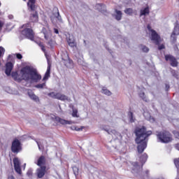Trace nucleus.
<instances>
[{"label":"nucleus","mask_w":179,"mask_h":179,"mask_svg":"<svg viewBox=\"0 0 179 179\" xmlns=\"http://www.w3.org/2000/svg\"><path fill=\"white\" fill-rule=\"evenodd\" d=\"M136 134L135 142L137 143V150L138 153H143L144 150L148 146V138L152 135V131H147L146 127L143 126L142 127H137L134 131Z\"/></svg>","instance_id":"1"},{"label":"nucleus","mask_w":179,"mask_h":179,"mask_svg":"<svg viewBox=\"0 0 179 179\" xmlns=\"http://www.w3.org/2000/svg\"><path fill=\"white\" fill-rule=\"evenodd\" d=\"M22 79L23 80H31V82H40L41 80V75L38 73L37 69L31 66H26L20 71Z\"/></svg>","instance_id":"2"},{"label":"nucleus","mask_w":179,"mask_h":179,"mask_svg":"<svg viewBox=\"0 0 179 179\" xmlns=\"http://www.w3.org/2000/svg\"><path fill=\"white\" fill-rule=\"evenodd\" d=\"M27 6L31 10L30 20L33 23L38 22V13L36 10V0H29Z\"/></svg>","instance_id":"3"},{"label":"nucleus","mask_w":179,"mask_h":179,"mask_svg":"<svg viewBox=\"0 0 179 179\" xmlns=\"http://www.w3.org/2000/svg\"><path fill=\"white\" fill-rule=\"evenodd\" d=\"M157 138L161 143H169L173 141L171 134L167 131H157Z\"/></svg>","instance_id":"4"},{"label":"nucleus","mask_w":179,"mask_h":179,"mask_svg":"<svg viewBox=\"0 0 179 179\" xmlns=\"http://www.w3.org/2000/svg\"><path fill=\"white\" fill-rule=\"evenodd\" d=\"M22 27L24 29V30L22 31V36H24L26 38H29V40L33 41V40H34V32L33 29L29 28L30 27V23L24 24Z\"/></svg>","instance_id":"5"},{"label":"nucleus","mask_w":179,"mask_h":179,"mask_svg":"<svg viewBox=\"0 0 179 179\" xmlns=\"http://www.w3.org/2000/svg\"><path fill=\"white\" fill-rule=\"evenodd\" d=\"M22 143L17 138H15L11 145V152L17 155V153H20L22 152Z\"/></svg>","instance_id":"6"},{"label":"nucleus","mask_w":179,"mask_h":179,"mask_svg":"<svg viewBox=\"0 0 179 179\" xmlns=\"http://www.w3.org/2000/svg\"><path fill=\"white\" fill-rule=\"evenodd\" d=\"M51 118L52 120H53V121H56V122H59V124H61L62 125H72V124H75V122L66 120L55 115H52Z\"/></svg>","instance_id":"7"},{"label":"nucleus","mask_w":179,"mask_h":179,"mask_svg":"<svg viewBox=\"0 0 179 179\" xmlns=\"http://www.w3.org/2000/svg\"><path fill=\"white\" fill-rule=\"evenodd\" d=\"M148 29L152 33L151 40H152V41H155L156 45H159L160 44V36H159V34H157V32H156V31L150 29V26H148Z\"/></svg>","instance_id":"8"},{"label":"nucleus","mask_w":179,"mask_h":179,"mask_svg":"<svg viewBox=\"0 0 179 179\" xmlns=\"http://www.w3.org/2000/svg\"><path fill=\"white\" fill-rule=\"evenodd\" d=\"M165 59L166 61H169L171 66L173 68L178 66V62L174 56L170 55H165Z\"/></svg>","instance_id":"9"},{"label":"nucleus","mask_w":179,"mask_h":179,"mask_svg":"<svg viewBox=\"0 0 179 179\" xmlns=\"http://www.w3.org/2000/svg\"><path fill=\"white\" fill-rule=\"evenodd\" d=\"M62 62L66 68H73V61H72L68 54L64 55V57H62Z\"/></svg>","instance_id":"10"},{"label":"nucleus","mask_w":179,"mask_h":179,"mask_svg":"<svg viewBox=\"0 0 179 179\" xmlns=\"http://www.w3.org/2000/svg\"><path fill=\"white\" fill-rule=\"evenodd\" d=\"M14 169L17 174H22V169L20 168V161L19 158L15 157L13 159Z\"/></svg>","instance_id":"11"},{"label":"nucleus","mask_w":179,"mask_h":179,"mask_svg":"<svg viewBox=\"0 0 179 179\" xmlns=\"http://www.w3.org/2000/svg\"><path fill=\"white\" fill-rule=\"evenodd\" d=\"M47 167L45 166H40V168L36 170V176L38 178H43L45 176V169Z\"/></svg>","instance_id":"12"},{"label":"nucleus","mask_w":179,"mask_h":179,"mask_svg":"<svg viewBox=\"0 0 179 179\" xmlns=\"http://www.w3.org/2000/svg\"><path fill=\"white\" fill-rule=\"evenodd\" d=\"M12 69H13V64L12 62H7L6 64V71L5 73L7 76H10V73H12Z\"/></svg>","instance_id":"13"},{"label":"nucleus","mask_w":179,"mask_h":179,"mask_svg":"<svg viewBox=\"0 0 179 179\" xmlns=\"http://www.w3.org/2000/svg\"><path fill=\"white\" fill-rule=\"evenodd\" d=\"M28 96L31 99V100H33L36 103H40V98H38V96H37V95H36L34 92H28Z\"/></svg>","instance_id":"14"},{"label":"nucleus","mask_w":179,"mask_h":179,"mask_svg":"<svg viewBox=\"0 0 179 179\" xmlns=\"http://www.w3.org/2000/svg\"><path fill=\"white\" fill-rule=\"evenodd\" d=\"M50 74H51V64L48 63L47 71L45 73L43 80H48V78H50Z\"/></svg>","instance_id":"15"},{"label":"nucleus","mask_w":179,"mask_h":179,"mask_svg":"<svg viewBox=\"0 0 179 179\" xmlns=\"http://www.w3.org/2000/svg\"><path fill=\"white\" fill-rule=\"evenodd\" d=\"M37 166H39V167H43L45 164V157L43 155L41 156L37 162Z\"/></svg>","instance_id":"16"},{"label":"nucleus","mask_w":179,"mask_h":179,"mask_svg":"<svg viewBox=\"0 0 179 179\" xmlns=\"http://www.w3.org/2000/svg\"><path fill=\"white\" fill-rule=\"evenodd\" d=\"M131 166H133L132 170L134 173H139V170H141V166L138 164V162H132Z\"/></svg>","instance_id":"17"},{"label":"nucleus","mask_w":179,"mask_h":179,"mask_svg":"<svg viewBox=\"0 0 179 179\" xmlns=\"http://www.w3.org/2000/svg\"><path fill=\"white\" fill-rule=\"evenodd\" d=\"M96 8H98V10H99V12H101V13H106V12H107L106 5L103 3L97 4Z\"/></svg>","instance_id":"18"},{"label":"nucleus","mask_w":179,"mask_h":179,"mask_svg":"<svg viewBox=\"0 0 179 179\" xmlns=\"http://www.w3.org/2000/svg\"><path fill=\"white\" fill-rule=\"evenodd\" d=\"M57 100H62V101L68 100V96L61 93H56V98Z\"/></svg>","instance_id":"19"},{"label":"nucleus","mask_w":179,"mask_h":179,"mask_svg":"<svg viewBox=\"0 0 179 179\" xmlns=\"http://www.w3.org/2000/svg\"><path fill=\"white\" fill-rule=\"evenodd\" d=\"M115 18L116 20H121L122 19V12H121V10H115Z\"/></svg>","instance_id":"20"},{"label":"nucleus","mask_w":179,"mask_h":179,"mask_svg":"<svg viewBox=\"0 0 179 179\" xmlns=\"http://www.w3.org/2000/svg\"><path fill=\"white\" fill-rule=\"evenodd\" d=\"M146 160H148V154L144 153L141 157H140V162H141L142 166L146 163Z\"/></svg>","instance_id":"21"},{"label":"nucleus","mask_w":179,"mask_h":179,"mask_svg":"<svg viewBox=\"0 0 179 179\" xmlns=\"http://www.w3.org/2000/svg\"><path fill=\"white\" fill-rule=\"evenodd\" d=\"M146 15H149V7H146L140 11V16H146Z\"/></svg>","instance_id":"22"},{"label":"nucleus","mask_w":179,"mask_h":179,"mask_svg":"<svg viewBox=\"0 0 179 179\" xmlns=\"http://www.w3.org/2000/svg\"><path fill=\"white\" fill-rule=\"evenodd\" d=\"M144 117H145V119L148 120L149 121H150L151 122H155V118L152 117L150 116V114H149V113L148 112H145L143 113Z\"/></svg>","instance_id":"23"},{"label":"nucleus","mask_w":179,"mask_h":179,"mask_svg":"<svg viewBox=\"0 0 179 179\" xmlns=\"http://www.w3.org/2000/svg\"><path fill=\"white\" fill-rule=\"evenodd\" d=\"M104 131L108 132V134H113L114 135H115L116 138H118V136H121V134L118 132H116L115 130H112L109 131L108 130L104 129Z\"/></svg>","instance_id":"24"},{"label":"nucleus","mask_w":179,"mask_h":179,"mask_svg":"<svg viewBox=\"0 0 179 179\" xmlns=\"http://www.w3.org/2000/svg\"><path fill=\"white\" fill-rule=\"evenodd\" d=\"M124 12V13H126V15H129L130 16H131V15L134 13V10L131 8H126Z\"/></svg>","instance_id":"25"},{"label":"nucleus","mask_w":179,"mask_h":179,"mask_svg":"<svg viewBox=\"0 0 179 179\" xmlns=\"http://www.w3.org/2000/svg\"><path fill=\"white\" fill-rule=\"evenodd\" d=\"M101 93H103V94H106V96H111V94H113L110 90L104 87L102 88Z\"/></svg>","instance_id":"26"},{"label":"nucleus","mask_w":179,"mask_h":179,"mask_svg":"<svg viewBox=\"0 0 179 179\" xmlns=\"http://www.w3.org/2000/svg\"><path fill=\"white\" fill-rule=\"evenodd\" d=\"M42 33L44 34V37H45V40H48V37H49L48 31H47V29L45 28H43Z\"/></svg>","instance_id":"27"},{"label":"nucleus","mask_w":179,"mask_h":179,"mask_svg":"<svg viewBox=\"0 0 179 179\" xmlns=\"http://www.w3.org/2000/svg\"><path fill=\"white\" fill-rule=\"evenodd\" d=\"M128 117L129 118L130 122H135V118L134 117V113L132 112H129Z\"/></svg>","instance_id":"28"},{"label":"nucleus","mask_w":179,"mask_h":179,"mask_svg":"<svg viewBox=\"0 0 179 179\" xmlns=\"http://www.w3.org/2000/svg\"><path fill=\"white\" fill-rule=\"evenodd\" d=\"M140 49L143 51V52H149V48L146 47L145 45H141Z\"/></svg>","instance_id":"29"},{"label":"nucleus","mask_w":179,"mask_h":179,"mask_svg":"<svg viewBox=\"0 0 179 179\" xmlns=\"http://www.w3.org/2000/svg\"><path fill=\"white\" fill-rule=\"evenodd\" d=\"M139 97H141V99H142V100H143L144 101H148V97H146L145 92H140Z\"/></svg>","instance_id":"30"},{"label":"nucleus","mask_w":179,"mask_h":179,"mask_svg":"<svg viewBox=\"0 0 179 179\" xmlns=\"http://www.w3.org/2000/svg\"><path fill=\"white\" fill-rule=\"evenodd\" d=\"M174 164L178 169V173L179 172V158H176L173 160Z\"/></svg>","instance_id":"31"},{"label":"nucleus","mask_w":179,"mask_h":179,"mask_svg":"<svg viewBox=\"0 0 179 179\" xmlns=\"http://www.w3.org/2000/svg\"><path fill=\"white\" fill-rule=\"evenodd\" d=\"M35 87L36 89H44V87H45V83H43L42 84L36 85Z\"/></svg>","instance_id":"32"},{"label":"nucleus","mask_w":179,"mask_h":179,"mask_svg":"<svg viewBox=\"0 0 179 179\" xmlns=\"http://www.w3.org/2000/svg\"><path fill=\"white\" fill-rule=\"evenodd\" d=\"M172 34L178 36V34H179V27H178L176 26L174 27V30H173Z\"/></svg>","instance_id":"33"},{"label":"nucleus","mask_w":179,"mask_h":179,"mask_svg":"<svg viewBox=\"0 0 179 179\" xmlns=\"http://www.w3.org/2000/svg\"><path fill=\"white\" fill-rule=\"evenodd\" d=\"M72 117L76 118H78L79 116L78 115V109L73 108Z\"/></svg>","instance_id":"34"},{"label":"nucleus","mask_w":179,"mask_h":179,"mask_svg":"<svg viewBox=\"0 0 179 179\" xmlns=\"http://www.w3.org/2000/svg\"><path fill=\"white\" fill-rule=\"evenodd\" d=\"M171 40L172 44H176V42L177 41V37L176 36V35H173L172 34V35L171 36Z\"/></svg>","instance_id":"35"},{"label":"nucleus","mask_w":179,"mask_h":179,"mask_svg":"<svg viewBox=\"0 0 179 179\" xmlns=\"http://www.w3.org/2000/svg\"><path fill=\"white\" fill-rule=\"evenodd\" d=\"M171 73L174 76V78H178V74L177 73V71H176V70L171 69Z\"/></svg>","instance_id":"36"},{"label":"nucleus","mask_w":179,"mask_h":179,"mask_svg":"<svg viewBox=\"0 0 179 179\" xmlns=\"http://www.w3.org/2000/svg\"><path fill=\"white\" fill-rule=\"evenodd\" d=\"M73 173L75 174V176H78V174H79V169L78 167L73 166Z\"/></svg>","instance_id":"37"},{"label":"nucleus","mask_w":179,"mask_h":179,"mask_svg":"<svg viewBox=\"0 0 179 179\" xmlns=\"http://www.w3.org/2000/svg\"><path fill=\"white\" fill-rule=\"evenodd\" d=\"M48 96H49L50 97H52V99H56L57 93L54 92H50L49 94H48Z\"/></svg>","instance_id":"38"},{"label":"nucleus","mask_w":179,"mask_h":179,"mask_svg":"<svg viewBox=\"0 0 179 179\" xmlns=\"http://www.w3.org/2000/svg\"><path fill=\"white\" fill-rule=\"evenodd\" d=\"M27 175L30 177L33 176V170L32 169H29L27 172Z\"/></svg>","instance_id":"39"},{"label":"nucleus","mask_w":179,"mask_h":179,"mask_svg":"<svg viewBox=\"0 0 179 179\" xmlns=\"http://www.w3.org/2000/svg\"><path fill=\"white\" fill-rule=\"evenodd\" d=\"M11 76L14 79H17V72H12Z\"/></svg>","instance_id":"40"},{"label":"nucleus","mask_w":179,"mask_h":179,"mask_svg":"<svg viewBox=\"0 0 179 179\" xmlns=\"http://www.w3.org/2000/svg\"><path fill=\"white\" fill-rule=\"evenodd\" d=\"M173 135L175 136L177 139H179V132L177 131H173Z\"/></svg>","instance_id":"41"},{"label":"nucleus","mask_w":179,"mask_h":179,"mask_svg":"<svg viewBox=\"0 0 179 179\" xmlns=\"http://www.w3.org/2000/svg\"><path fill=\"white\" fill-rule=\"evenodd\" d=\"M48 45H50V47L51 48H52V47H54V41L50 40L48 43Z\"/></svg>","instance_id":"42"},{"label":"nucleus","mask_w":179,"mask_h":179,"mask_svg":"<svg viewBox=\"0 0 179 179\" xmlns=\"http://www.w3.org/2000/svg\"><path fill=\"white\" fill-rule=\"evenodd\" d=\"M15 55H16V57L17 58V59H22V58H23V56L20 53H17V54H15Z\"/></svg>","instance_id":"43"},{"label":"nucleus","mask_w":179,"mask_h":179,"mask_svg":"<svg viewBox=\"0 0 179 179\" xmlns=\"http://www.w3.org/2000/svg\"><path fill=\"white\" fill-rule=\"evenodd\" d=\"M71 129L73 130V131H80V129L75 127V126H73L71 127Z\"/></svg>","instance_id":"44"},{"label":"nucleus","mask_w":179,"mask_h":179,"mask_svg":"<svg viewBox=\"0 0 179 179\" xmlns=\"http://www.w3.org/2000/svg\"><path fill=\"white\" fill-rule=\"evenodd\" d=\"M69 45L70 47H75L76 45V43H75V41H72L71 43H69Z\"/></svg>","instance_id":"45"},{"label":"nucleus","mask_w":179,"mask_h":179,"mask_svg":"<svg viewBox=\"0 0 179 179\" xmlns=\"http://www.w3.org/2000/svg\"><path fill=\"white\" fill-rule=\"evenodd\" d=\"M2 27H3V22L0 20V31H2Z\"/></svg>","instance_id":"46"},{"label":"nucleus","mask_w":179,"mask_h":179,"mask_svg":"<svg viewBox=\"0 0 179 179\" xmlns=\"http://www.w3.org/2000/svg\"><path fill=\"white\" fill-rule=\"evenodd\" d=\"M165 47L164 45H161L158 46L159 50H164Z\"/></svg>","instance_id":"47"},{"label":"nucleus","mask_w":179,"mask_h":179,"mask_svg":"<svg viewBox=\"0 0 179 179\" xmlns=\"http://www.w3.org/2000/svg\"><path fill=\"white\" fill-rule=\"evenodd\" d=\"M36 143L38 145L39 150H42L43 146L40 145V143H38V141H36Z\"/></svg>","instance_id":"48"},{"label":"nucleus","mask_w":179,"mask_h":179,"mask_svg":"<svg viewBox=\"0 0 179 179\" xmlns=\"http://www.w3.org/2000/svg\"><path fill=\"white\" fill-rule=\"evenodd\" d=\"M41 48L43 52H45V48L44 47V45H41Z\"/></svg>","instance_id":"49"},{"label":"nucleus","mask_w":179,"mask_h":179,"mask_svg":"<svg viewBox=\"0 0 179 179\" xmlns=\"http://www.w3.org/2000/svg\"><path fill=\"white\" fill-rule=\"evenodd\" d=\"M170 89V85L169 84H166V90H169Z\"/></svg>","instance_id":"50"},{"label":"nucleus","mask_w":179,"mask_h":179,"mask_svg":"<svg viewBox=\"0 0 179 179\" xmlns=\"http://www.w3.org/2000/svg\"><path fill=\"white\" fill-rule=\"evenodd\" d=\"M54 32L56 34H58V33H59V31H58L57 29H54Z\"/></svg>","instance_id":"51"},{"label":"nucleus","mask_w":179,"mask_h":179,"mask_svg":"<svg viewBox=\"0 0 179 179\" xmlns=\"http://www.w3.org/2000/svg\"><path fill=\"white\" fill-rule=\"evenodd\" d=\"M8 19H10V20H12V19H13V15H8Z\"/></svg>","instance_id":"52"},{"label":"nucleus","mask_w":179,"mask_h":179,"mask_svg":"<svg viewBox=\"0 0 179 179\" xmlns=\"http://www.w3.org/2000/svg\"><path fill=\"white\" fill-rule=\"evenodd\" d=\"M175 148H176V149H177L178 150H179V143L176 144Z\"/></svg>","instance_id":"53"},{"label":"nucleus","mask_w":179,"mask_h":179,"mask_svg":"<svg viewBox=\"0 0 179 179\" xmlns=\"http://www.w3.org/2000/svg\"><path fill=\"white\" fill-rule=\"evenodd\" d=\"M56 17H57V19H59V17H60V16H59V12H57V15H56Z\"/></svg>","instance_id":"54"},{"label":"nucleus","mask_w":179,"mask_h":179,"mask_svg":"<svg viewBox=\"0 0 179 179\" xmlns=\"http://www.w3.org/2000/svg\"><path fill=\"white\" fill-rule=\"evenodd\" d=\"M38 45H39V47H41V45H43L41 42H40V43H38Z\"/></svg>","instance_id":"55"},{"label":"nucleus","mask_w":179,"mask_h":179,"mask_svg":"<svg viewBox=\"0 0 179 179\" xmlns=\"http://www.w3.org/2000/svg\"><path fill=\"white\" fill-rule=\"evenodd\" d=\"M72 41H73L69 39V41H68L69 45V43H72Z\"/></svg>","instance_id":"56"},{"label":"nucleus","mask_w":179,"mask_h":179,"mask_svg":"<svg viewBox=\"0 0 179 179\" xmlns=\"http://www.w3.org/2000/svg\"><path fill=\"white\" fill-rule=\"evenodd\" d=\"M145 173L146 174H148L149 173V171H146Z\"/></svg>","instance_id":"57"},{"label":"nucleus","mask_w":179,"mask_h":179,"mask_svg":"<svg viewBox=\"0 0 179 179\" xmlns=\"http://www.w3.org/2000/svg\"><path fill=\"white\" fill-rule=\"evenodd\" d=\"M109 52H111V50H109Z\"/></svg>","instance_id":"58"},{"label":"nucleus","mask_w":179,"mask_h":179,"mask_svg":"<svg viewBox=\"0 0 179 179\" xmlns=\"http://www.w3.org/2000/svg\"><path fill=\"white\" fill-rule=\"evenodd\" d=\"M0 6H1V3H0Z\"/></svg>","instance_id":"59"},{"label":"nucleus","mask_w":179,"mask_h":179,"mask_svg":"<svg viewBox=\"0 0 179 179\" xmlns=\"http://www.w3.org/2000/svg\"><path fill=\"white\" fill-rule=\"evenodd\" d=\"M23 1H26V0H23Z\"/></svg>","instance_id":"60"}]
</instances>
